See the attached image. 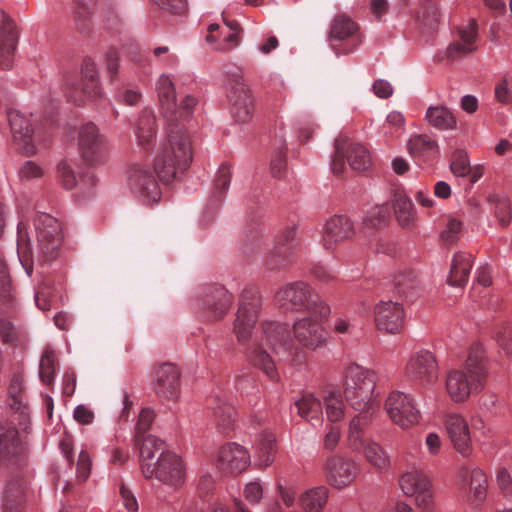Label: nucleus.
<instances>
[{
	"label": "nucleus",
	"instance_id": "29",
	"mask_svg": "<svg viewBox=\"0 0 512 512\" xmlns=\"http://www.w3.org/2000/svg\"><path fill=\"white\" fill-rule=\"evenodd\" d=\"M461 477L466 479L469 477V501L475 507H479L487 496L488 480L486 474L479 468L462 467L460 470Z\"/></svg>",
	"mask_w": 512,
	"mask_h": 512
},
{
	"label": "nucleus",
	"instance_id": "10",
	"mask_svg": "<svg viewBox=\"0 0 512 512\" xmlns=\"http://www.w3.org/2000/svg\"><path fill=\"white\" fill-rule=\"evenodd\" d=\"M227 97L234 120L239 123H247L252 118L254 102L251 92L238 70L228 75Z\"/></svg>",
	"mask_w": 512,
	"mask_h": 512
},
{
	"label": "nucleus",
	"instance_id": "25",
	"mask_svg": "<svg viewBox=\"0 0 512 512\" xmlns=\"http://www.w3.org/2000/svg\"><path fill=\"white\" fill-rule=\"evenodd\" d=\"M391 204L398 225L411 231L416 226V210L411 199L403 190H394L391 197Z\"/></svg>",
	"mask_w": 512,
	"mask_h": 512
},
{
	"label": "nucleus",
	"instance_id": "4",
	"mask_svg": "<svg viewBox=\"0 0 512 512\" xmlns=\"http://www.w3.org/2000/svg\"><path fill=\"white\" fill-rule=\"evenodd\" d=\"M371 419L367 415H355L349 424L348 442L353 450H362L367 462L377 470H384L389 465V458L384 449L375 441L366 438L364 428Z\"/></svg>",
	"mask_w": 512,
	"mask_h": 512
},
{
	"label": "nucleus",
	"instance_id": "22",
	"mask_svg": "<svg viewBox=\"0 0 512 512\" xmlns=\"http://www.w3.org/2000/svg\"><path fill=\"white\" fill-rule=\"evenodd\" d=\"M249 464L250 456L244 447L236 443H228L220 448L217 459V467L220 471L228 474H239Z\"/></svg>",
	"mask_w": 512,
	"mask_h": 512
},
{
	"label": "nucleus",
	"instance_id": "28",
	"mask_svg": "<svg viewBox=\"0 0 512 512\" xmlns=\"http://www.w3.org/2000/svg\"><path fill=\"white\" fill-rule=\"evenodd\" d=\"M78 146L82 157L88 162H93L101 154L102 140L93 123H87L79 129Z\"/></svg>",
	"mask_w": 512,
	"mask_h": 512
},
{
	"label": "nucleus",
	"instance_id": "64",
	"mask_svg": "<svg viewBox=\"0 0 512 512\" xmlns=\"http://www.w3.org/2000/svg\"><path fill=\"white\" fill-rule=\"evenodd\" d=\"M19 174L21 178L30 180L41 177L43 175V170L33 161H27L20 168Z\"/></svg>",
	"mask_w": 512,
	"mask_h": 512
},
{
	"label": "nucleus",
	"instance_id": "16",
	"mask_svg": "<svg viewBox=\"0 0 512 512\" xmlns=\"http://www.w3.org/2000/svg\"><path fill=\"white\" fill-rule=\"evenodd\" d=\"M329 41L336 54L354 51L361 43L357 24L348 17H336L330 28Z\"/></svg>",
	"mask_w": 512,
	"mask_h": 512
},
{
	"label": "nucleus",
	"instance_id": "26",
	"mask_svg": "<svg viewBox=\"0 0 512 512\" xmlns=\"http://www.w3.org/2000/svg\"><path fill=\"white\" fill-rule=\"evenodd\" d=\"M8 121L15 143L27 154L35 152L29 120L17 110L8 112Z\"/></svg>",
	"mask_w": 512,
	"mask_h": 512
},
{
	"label": "nucleus",
	"instance_id": "63",
	"mask_svg": "<svg viewBox=\"0 0 512 512\" xmlns=\"http://www.w3.org/2000/svg\"><path fill=\"white\" fill-rule=\"evenodd\" d=\"M244 496L251 504L258 503L263 497V488L259 482H250L244 488Z\"/></svg>",
	"mask_w": 512,
	"mask_h": 512
},
{
	"label": "nucleus",
	"instance_id": "33",
	"mask_svg": "<svg viewBox=\"0 0 512 512\" xmlns=\"http://www.w3.org/2000/svg\"><path fill=\"white\" fill-rule=\"evenodd\" d=\"M465 370L472 374L475 380L478 378L486 380L487 376V357L483 345L474 342L469 350L465 361Z\"/></svg>",
	"mask_w": 512,
	"mask_h": 512
},
{
	"label": "nucleus",
	"instance_id": "30",
	"mask_svg": "<svg viewBox=\"0 0 512 512\" xmlns=\"http://www.w3.org/2000/svg\"><path fill=\"white\" fill-rule=\"evenodd\" d=\"M17 35L14 31L13 23L7 15L0 10V59L1 64L8 68L10 66L9 57L15 50Z\"/></svg>",
	"mask_w": 512,
	"mask_h": 512
},
{
	"label": "nucleus",
	"instance_id": "54",
	"mask_svg": "<svg viewBox=\"0 0 512 512\" xmlns=\"http://www.w3.org/2000/svg\"><path fill=\"white\" fill-rule=\"evenodd\" d=\"M26 493V487L20 481H12L5 490V500L7 505H14L22 502Z\"/></svg>",
	"mask_w": 512,
	"mask_h": 512
},
{
	"label": "nucleus",
	"instance_id": "62",
	"mask_svg": "<svg viewBox=\"0 0 512 512\" xmlns=\"http://www.w3.org/2000/svg\"><path fill=\"white\" fill-rule=\"evenodd\" d=\"M224 23L231 30V33L225 38V45L221 49H231L239 44L240 25L235 20H228L223 16Z\"/></svg>",
	"mask_w": 512,
	"mask_h": 512
},
{
	"label": "nucleus",
	"instance_id": "45",
	"mask_svg": "<svg viewBox=\"0 0 512 512\" xmlns=\"http://www.w3.org/2000/svg\"><path fill=\"white\" fill-rule=\"evenodd\" d=\"M23 391V377L22 376H14L9 385V396L12 402L9 404L11 409L16 410V412H20V416L23 418V422L20 421L19 425H23L26 429L29 424V416L25 414L24 410L27 409L26 405H22L21 395Z\"/></svg>",
	"mask_w": 512,
	"mask_h": 512
},
{
	"label": "nucleus",
	"instance_id": "13",
	"mask_svg": "<svg viewBox=\"0 0 512 512\" xmlns=\"http://www.w3.org/2000/svg\"><path fill=\"white\" fill-rule=\"evenodd\" d=\"M35 226L40 254L46 259L55 258L63 238L61 223L51 215L42 213L36 218Z\"/></svg>",
	"mask_w": 512,
	"mask_h": 512
},
{
	"label": "nucleus",
	"instance_id": "38",
	"mask_svg": "<svg viewBox=\"0 0 512 512\" xmlns=\"http://www.w3.org/2000/svg\"><path fill=\"white\" fill-rule=\"evenodd\" d=\"M274 152L271 160V172L274 177L281 178L286 172V139L284 127H279V132L274 138Z\"/></svg>",
	"mask_w": 512,
	"mask_h": 512
},
{
	"label": "nucleus",
	"instance_id": "55",
	"mask_svg": "<svg viewBox=\"0 0 512 512\" xmlns=\"http://www.w3.org/2000/svg\"><path fill=\"white\" fill-rule=\"evenodd\" d=\"M462 222L454 217H450L446 224V229L441 233L443 241L452 244L460 237Z\"/></svg>",
	"mask_w": 512,
	"mask_h": 512
},
{
	"label": "nucleus",
	"instance_id": "37",
	"mask_svg": "<svg viewBox=\"0 0 512 512\" xmlns=\"http://www.w3.org/2000/svg\"><path fill=\"white\" fill-rule=\"evenodd\" d=\"M155 117L151 110L142 111L135 123V135L138 144L146 147L150 145L155 137Z\"/></svg>",
	"mask_w": 512,
	"mask_h": 512
},
{
	"label": "nucleus",
	"instance_id": "53",
	"mask_svg": "<svg viewBox=\"0 0 512 512\" xmlns=\"http://www.w3.org/2000/svg\"><path fill=\"white\" fill-rule=\"evenodd\" d=\"M53 356L54 352L46 349L41 358L40 377L45 384H51L53 382V375L55 371Z\"/></svg>",
	"mask_w": 512,
	"mask_h": 512
},
{
	"label": "nucleus",
	"instance_id": "14",
	"mask_svg": "<svg viewBox=\"0 0 512 512\" xmlns=\"http://www.w3.org/2000/svg\"><path fill=\"white\" fill-rule=\"evenodd\" d=\"M405 376L423 386L435 383L438 378V364L434 354L426 349L413 353L406 363Z\"/></svg>",
	"mask_w": 512,
	"mask_h": 512
},
{
	"label": "nucleus",
	"instance_id": "42",
	"mask_svg": "<svg viewBox=\"0 0 512 512\" xmlns=\"http://www.w3.org/2000/svg\"><path fill=\"white\" fill-rule=\"evenodd\" d=\"M328 495L327 487H314L301 495L300 503L306 512H320L327 503Z\"/></svg>",
	"mask_w": 512,
	"mask_h": 512
},
{
	"label": "nucleus",
	"instance_id": "2",
	"mask_svg": "<svg viewBox=\"0 0 512 512\" xmlns=\"http://www.w3.org/2000/svg\"><path fill=\"white\" fill-rule=\"evenodd\" d=\"M378 373L358 364H350L344 372L343 395L348 404L371 419L379 404L374 395Z\"/></svg>",
	"mask_w": 512,
	"mask_h": 512
},
{
	"label": "nucleus",
	"instance_id": "39",
	"mask_svg": "<svg viewBox=\"0 0 512 512\" xmlns=\"http://www.w3.org/2000/svg\"><path fill=\"white\" fill-rule=\"evenodd\" d=\"M136 444L139 449L140 464H151L149 461L156 453L166 452L164 442L153 435L135 436Z\"/></svg>",
	"mask_w": 512,
	"mask_h": 512
},
{
	"label": "nucleus",
	"instance_id": "59",
	"mask_svg": "<svg viewBox=\"0 0 512 512\" xmlns=\"http://www.w3.org/2000/svg\"><path fill=\"white\" fill-rule=\"evenodd\" d=\"M155 418V413L150 408H142L136 423V435L144 434L152 425Z\"/></svg>",
	"mask_w": 512,
	"mask_h": 512
},
{
	"label": "nucleus",
	"instance_id": "27",
	"mask_svg": "<svg viewBox=\"0 0 512 512\" xmlns=\"http://www.w3.org/2000/svg\"><path fill=\"white\" fill-rule=\"evenodd\" d=\"M293 331L301 344L312 349L322 345L328 337L323 322H294Z\"/></svg>",
	"mask_w": 512,
	"mask_h": 512
},
{
	"label": "nucleus",
	"instance_id": "24",
	"mask_svg": "<svg viewBox=\"0 0 512 512\" xmlns=\"http://www.w3.org/2000/svg\"><path fill=\"white\" fill-rule=\"evenodd\" d=\"M206 402L207 408L213 413L214 422L218 429L223 433L230 431L235 423L233 406L218 392L208 396Z\"/></svg>",
	"mask_w": 512,
	"mask_h": 512
},
{
	"label": "nucleus",
	"instance_id": "48",
	"mask_svg": "<svg viewBox=\"0 0 512 512\" xmlns=\"http://www.w3.org/2000/svg\"><path fill=\"white\" fill-rule=\"evenodd\" d=\"M375 320H402L406 317L403 308L398 304L391 301H381L374 308Z\"/></svg>",
	"mask_w": 512,
	"mask_h": 512
},
{
	"label": "nucleus",
	"instance_id": "9",
	"mask_svg": "<svg viewBox=\"0 0 512 512\" xmlns=\"http://www.w3.org/2000/svg\"><path fill=\"white\" fill-rule=\"evenodd\" d=\"M234 332L239 343L244 345L249 341L251 342L247 350L249 361L255 366L260 367L270 380H278V373L273 359L255 339L253 322H235Z\"/></svg>",
	"mask_w": 512,
	"mask_h": 512
},
{
	"label": "nucleus",
	"instance_id": "19",
	"mask_svg": "<svg viewBox=\"0 0 512 512\" xmlns=\"http://www.w3.org/2000/svg\"><path fill=\"white\" fill-rule=\"evenodd\" d=\"M153 390L163 399L176 400L180 394V371L172 363H162L153 370Z\"/></svg>",
	"mask_w": 512,
	"mask_h": 512
},
{
	"label": "nucleus",
	"instance_id": "61",
	"mask_svg": "<svg viewBox=\"0 0 512 512\" xmlns=\"http://www.w3.org/2000/svg\"><path fill=\"white\" fill-rule=\"evenodd\" d=\"M496 479L503 496L512 501V480L509 472L505 468H500Z\"/></svg>",
	"mask_w": 512,
	"mask_h": 512
},
{
	"label": "nucleus",
	"instance_id": "52",
	"mask_svg": "<svg viewBox=\"0 0 512 512\" xmlns=\"http://www.w3.org/2000/svg\"><path fill=\"white\" fill-rule=\"evenodd\" d=\"M498 345L506 352H512V322H502L495 331Z\"/></svg>",
	"mask_w": 512,
	"mask_h": 512
},
{
	"label": "nucleus",
	"instance_id": "41",
	"mask_svg": "<svg viewBox=\"0 0 512 512\" xmlns=\"http://www.w3.org/2000/svg\"><path fill=\"white\" fill-rule=\"evenodd\" d=\"M326 416L329 422L337 424L344 418L345 404L339 391L332 389L325 392L323 396Z\"/></svg>",
	"mask_w": 512,
	"mask_h": 512
},
{
	"label": "nucleus",
	"instance_id": "46",
	"mask_svg": "<svg viewBox=\"0 0 512 512\" xmlns=\"http://www.w3.org/2000/svg\"><path fill=\"white\" fill-rule=\"evenodd\" d=\"M390 216L389 208L386 205H380L372 208L364 218L363 226L365 232L380 230L384 227Z\"/></svg>",
	"mask_w": 512,
	"mask_h": 512
},
{
	"label": "nucleus",
	"instance_id": "44",
	"mask_svg": "<svg viewBox=\"0 0 512 512\" xmlns=\"http://www.w3.org/2000/svg\"><path fill=\"white\" fill-rule=\"evenodd\" d=\"M394 286L396 292L407 299L413 298L417 294L418 281L415 273L410 269L400 270L394 276Z\"/></svg>",
	"mask_w": 512,
	"mask_h": 512
},
{
	"label": "nucleus",
	"instance_id": "1",
	"mask_svg": "<svg viewBox=\"0 0 512 512\" xmlns=\"http://www.w3.org/2000/svg\"><path fill=\"white\" fill-rule=\"evenodd\" d=\"M191 162L192 143L187 130L180 123H171L154 160V171L140 164L130 167V191L144 204L157 203L162 193L155 173L162 182L169 183L178 170H186Z\"/></svg>",
	"mask_w": 512,
	"mask_h": 512
},
{
	"label": "nucleus",
	"instance_id": "17",
	"mask_svg": "<svg viewBox=\"0 0 512 512\" xmlns=\"http://www.w3.org/2000/svg\"><path fill=\"white\" fill-rule=\"evenodd\" d=\"M484 383L480 378L476 381L465 369H455L448 372L445 386L451 400L460 403L466 401L472 393L481 391Z\"/></svg>",
	"mask_w": 512,
	"mask_h": 512
},
{
	"label": "nucleus",
	"instance_id": "34",
	"mask_svg": "<svg viewBox=\"0 0 512 512\" xmlns=\"http://www.w3.org/2000/svg\"><path fill=\"white\" fill-rule=\"evenodd\" d=\"M156 90L163 116H171L176 111V91L172 79L162 74L157 80Z\"/></svg>",
	"mask_w": 512,
	"mask_h": 512
},
{
	"label": "nucleus",
	"instance_id": "51",
	"mask_svg": "<svg viewBox=\"0 0 512 512\" xmlns=\"http://www.w3.org/2000/svg\"><path fill=\"white\" fill-rule=\"evenodd\" d=\"M231 182V170L227 164H222L214 179V197L221 198L229 188Z\"/></svg>",
	"mask_w": 512,
	"mask_h": 512
},
{
	"label": "nucleus",
	"instance_id": "18",
	"mask_svg": "<svg viewBox=\"0 0 512 512\" xmlns=\"http://www.w3.org/2000/svg\"><path fill=\"white\" fill-rule=\"evenodd\" d=\"M444 426L453 448L463 457L472 454V434L469 423L457 413H449L445 417Z\"/></svg>",
	"mask_w": 512,
	"mask_h": 512
},
{
	"label": "nucleus",
	"instance_id": "43",
	"mask_svg": "<svg viewBox=\"0 0 512 512\" xmlns=\"http://www.w3.org/2000/svg\"><path fill=\"white\" fill-rule=\"evenodd\" d=\"M425 118L430 125L439 130H450L456 126V119L453 113L444 106L429 107Z\"/></svg>",
	"mask_w": 512,
	"mask_h": 512
},
{
	"label": "nucleus",
	"instance_id": "12",
	"mask_svg": "<svg viewBox=\"0 0 512 512\" xmlns=\"http://www.w3.org/2000/svg\"><path fill=\"white\" fill-rule=\"evenodd\" d=\"M399 486L402 492L409 497H415L416 505L423 511L429 512L433 508V492L429 478L416 468H411L399 477Z\"/></svg>",
	"mask_w": 512,
	"mask_h": 512
},
{
	"label": "nucleus",
	"instance_id": "11",
	"mask_svg": "<svg viewBox=\"0 0 512 512\" xmlns=\"http://www.w3.org/2000/svg\"><path fill=\"white\" fill-rule=\"evenodd\" d=\"M384 409L390 420L402 429H408L418 424L421 418L414 398L397 390L388 395Z\"/></svg>",
	"mask_w": 512,
	"mask_h": 512
},
{
	"label": "nucleus",
	"instance_id": "40",
	"mask_svg": "<svg viewBox=\"0 0 512 512\" xmlns=\"http://www.w3.org/2000/svg\"><path fill=\"white\" fill-rule=\"evenodd\" d=\"M19 444L17 429L0 424V465L19 453Z\"/></svg>",
	"mask_w": 512,
	"mask_h": 512
},
{
	"label": "nucleus",
	"instance_id": "5",
	"mask_svg": "<svg viewBox=\"0 0 512 512\" xmlns=\"http://www.w3.org/2000/svg\"><path fill=\"white\" fill-rule=\"evenodd\" d=\"M233 295L223 285L211 284L203 287L194 303L198 316L222 320L230 311Z\"/></svg>",
	"mask_w": 512,
	"mask_h": 512
},
{
	"label": "nucleus",
	"instance_id": "23",
	"mask_svg": "<svg viewBox=\"0 0 512 512\" xmlns=\"http://www.w3.org/2000/svg\"><path fill=\"white\" fill-rule=\"evenodd\" d=\"M101 95L99 74L96 64L90 60H84L81 68V83L75 87L71 95L75 101L83 102L85 97L96 98Z\"/></svg>",
	"mask_w": 512,
	"mask_h": 512
},
{
	"label": "nucleus",
	"instance_id": "47",
	"mask_svg": "<svg viewBox=\"0 0 512 512\" xmlns=\"http://www.w3.org/2000/svg\"><path fill=\"white\" fill-rule=\"evenodd\" d=\"M197 104L198 99L195 96L191 94L185 95L181 99L180 103L176 102V111L173 114H171V116H165L168 122V126L171 123H179L178 121L180 119L185 120L190 118Z\"/></svg>",
	"mask_w": 512,
	"mask_h": 512
},
{
	"label": "nucleus",
	"instance_id": "60",
	"mask_svg": "<svg viewBox=\"0 0 512 512\" xmlns=\"http://www.w3.org/2000/svg\"><path fill=\"white\" fill-rule=\"evenodd\" d=\"M494 93H495V98L499 103H501L503 105H507V104L511 103L512 97H511V92L509 89V80H508L507 76H503L497 82V84L495 86Z\"/></svg>",
	"mask_w": 512,
	"mask_h": 512
},
{
	"label": "nucleus",
	"instance_id": "58",
	"mask_svg": "<svg viewBox=\"0 0 512 512\" xmlns=\"http://www.w3.org/2000/svg\"><path fill=\"white\" fill-rule=\"evenodd\" d=\"M58 175L62 181L63 186L66 189H72L77 184V178L75 176L72 166L67 162H61L58 165Z\"/></svg>",
	"mask_w": 512,
	"mask_h": 512
},
{
	"label": "nucleus",
	"instance_id": "15",
	"mask_svg": "<svg viewBox=\"0 0 512 512\" xmlns=\"http://www.w3.org/2000/svg\"><path fill=\"white\" fill-rule=\"evenodd\" d=\"M359 473L358 464L352 459L343 456H331L323 464L325 481L335 489H344L350 486Z\"/></svg>",
	"mask_w": 512,
	"mask_h": 512
},
{
	"label": "nucleus",
	"instance_id": "57",
	"mask_svg": "<svg viewBox=\"0 0 512 512\" xmlns=\"http://www.w3.org/2000/svg\"><path fill=\"white\" fill-rule=\"evenodd\" d=\"M495 215L502 227H507L511 220V204L510 201L502 198L498 199L495 204Z\"/></svg>",
	"mask_w": 512,
	"mask_h": 512
},
{
	"label": "nucleus",
	"instance_id": "31",
	"mask_svg": "<svg viewBox=\"0 0 512 512\" xmlns=\"http://www.w3.org/2000/svg\"><path fill=\"white\" fill-rule=\"evenodd\" d=\"M236 320H255L262 316L261 300L253 288H245L239 297Z\"/></svg>",
	"mask_w": 512,
	"mask_h": 512
},
{
	"label": "nucleus",
	"instance_id": "49",
	"mask_svg": "<svg viewBox=\"0 0 512 512\" xmlns=\"http://www.w3.org/2000/svg\"><path fill=\"white\" fill-rule=\"evenodd\" d=\"M450 170L457 177H465L470 173V162L465 150L457 149L452 153Z\"/></svg>",
	"mask_w": 512,
	"mask_h": 512
},
{
	"label": "nucleus",
	"instance_id": "3",
	"mask_svg": "<svg viewBox=\"0 0 512 512\" xmlns=\"http://www.w3.org/2000/svg\"><path fill=\"white\" fill-rule=\"evenodd\" d=\"M275 303L285 314L289 311L306 309L309 317L296 320H326L331 309L323 300L311 299L310 287L302 281L289 283L280 288L275 294Z\"/></svg>",
	"mask_w": 512,
	"mask_h": 512
},
{
	"label": "nucleus",
	"instance_id": "8",
	"mask_svg": "<svg viewBox=\"0 0 512 512\" xmlns=\"http://www.w3.org/2000/svg\"><path fill=\"white\" fill-rule=\"evenodd\" d=\"M346 162L353 170H367L371 165L370 153L360 143H350L346 139H337L331 163L333 173L338 176L341 175L345 170Z\"/></svg>",
	"mask_w": 512,
	"mask_h": 512
},
{
	"label": "nucleus",
	"instance_id": "21",
	"mask_svg": "<svg viewBox=\"0 0 512 512\" xmlns=\"http://www.w3.org/2000/svg\"><path fill=\"white\" fill-rule=\"evenodd\" d=\"M354 234V224L347 216H332L326 221L324 226L323 245L326 249L333 250L342 242L352 239Z\"/></svg>",
	"mask_w": 512,
	"mask_h": 512
},
{
	"label": "nucleus",
	"instance_id": "36",
	"mask_svg": "<svg viewBox=\"0 0 512 512\" xmlns=\"http://www.w3.org/2000/svg\"><path fill=\"white\" fill-rule=\"evenodd\" d=\"M276 453V439L272 433H261L255 444V456L258 466L268 467L274 461Z\"/></svg>",
	"mask_w": 512,
	"mask_h": 512
},
{
	"label": "nucleus",
	"instance_id": "6",
	"mask_svg": "<svg viewBox=\"0 0 512 512\" xmlns=\"http://www.w3.org/2000/svg\"><path fill=\"white\" fill-rule=\"evenodd\" d=\"M146 478L154 477L163 484L178 489L185 482V467L182 459L173 452H162L154 464H142Z\"/></svg>",
	"mask_w": 512,
	"mask_h": 512
},
{
	"label": "nucleus",
	"instance_id": "32",
	"mask_svg": "<svg viewBox=\"0 0 512 512\" xmlns=\"http://www.w3.org/2000/svg\"><path fill=\"white\" fill-rule=\"evenodd\" d=\"M473 265V256L466 252H459L454 255L451 263L448 283L452 286H464Z\"/></svg>",
	"mask_w": 512,
	"mask_h": 512
},
{
	"label": "nucleus",
	"instance_id": "20",
	"mask_svg": "<svg viewBox=\"0 0 512 512\" xmlns=\"http://www.w3.org/2000/svg\"><path fill=\"white\" fill-rule=\"evenodd\" d=\"M295 227L285 228L276 240L273 250L266 259V267L269 270H277L286 267L297 248Z\"/></svg>",
	"mask_w": 512,
	"mask_h": 512
},
{
	"label": "nucleus",
	"instance_id": "56",
	"mask_svg": "<svg viewBox=\"0 0 512 512\" xmlns=\"http://www.w3.org/2000/svg\"><path fill=\"white\" fill-rule=\"evenodd\" d=\"M151 2L171 14L181 15L187 10V0H151Z\"/></svg>",
	"mask_w": 512,
	"mask_h": 512
},
{
	"label": "nucleus",
	"instance_id": "7",
	"mask_svg": "<svg viewBox=\"0 0 512 512\" xmlns=\"http://www.w3.org/2000/svg\"><path fill=\"white\" fill-rule=\"evenodd\" d=\"M478 24L475 19H470L465 25L456 29L453 40L444 50H439L435 55V61L452 63L477 50Z\"/></svg>",
	"mask_w": 512,
	"mask_h": 512
},
{
	"label": "nucleus",
	"instance_id": "35",
	"mask_svg": "<svg viewBox=\"0 0 512 512\" xmlns=\"http://www.w3.org/2000/svg\"><path fill=\"white\" fill-rule=\"evenodd\" d=\"M297 414L308 422L322 420V403L311 393H303L294 402Z\"/></svg>",
	"mask_w": 512,
	"mask_h": 512
},
{
	"label": "nucleus",
	"instance_id": "50",
	"mask_svg": "<svg viewBox=\"0 0 512 512\" xmlns=\"http://www.w3.org/2000/svg\"><path fill=\"white\" fill-rule=\"evenodd\" d=\"M409 148L413 154L425 155L437 149V143L427 135H416L409 141Z\"/></svg>",
	"mask_w": 512,
	"mask_h": 512
}]
</instances>
